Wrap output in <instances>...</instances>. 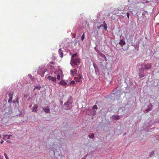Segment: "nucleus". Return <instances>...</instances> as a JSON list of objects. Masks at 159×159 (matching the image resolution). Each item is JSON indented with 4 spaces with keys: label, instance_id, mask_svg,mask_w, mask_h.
I'll list each match as a JSON object with an SVG mask.
<instances>
[{
    "label": "nucleus",
    "instance_id": "nucleus-1",
    "mask_svg": "<svg viewBox=\"0 0 159 159\" xmlns=\"http://www.w3.org/2000/svg\"><path fill=\"white\" fill-rule=\"evenodd\" d=\"M152 64L151 63H143L139 65L138 68V75L139 78H142L145 76L144 72L151 71L152 68Z\"/></svg>",
    "mask_w": 159,
    "mask_h": 159
},
{
    "label": "nucleus",
    "instance_id": "nucleus-2",
    "mask_svg": "<svg viewBox=\"0 0 159 159\" xmlns=\"http://www.w3.org/2000/svg\"><path fill=\"white\" fill-rule=\"evenodd\" d=\"M73 98L71 96H70L67 101L64 103V109L65 110H70L72 107Z\"/></svg>",
    "mask_w": 159,
    "mask_h": 159
},
{
    "label": "nucleus",
    "instance_id": "nucleus-3",
    "mask_svg": "<svg viewBox=\"0 0 159 159\" xmlns=\"http://www.w3.org/2000/svg\"><path fill=\"white\" fill-rule=\"evenodd\" d=\"M80 59L79 57H77L73 59H71L70 64L73 67H75L76 65H78L80 64Z\"/></svg>",
    "mask_w": 159,
    "mask_h": 159
},
{
    "label": "nucleus",
    "instance_id": "nucleus-4",
    "mask_svg": "<svg viewBox=\"0 0 159 159\" xmlns=\"http://www.w3.org/2000/svg\"><path fill=\"white\" fill-rule=\"evenodd\" d=\"M47 71V70L46 68H43L42 67L39 66V69L37 70V73L39 75H40L42 77H43L45 72Z\"/></svg>",
    "mask_w": 159,
    "mask_h": 159
},
{
    "label": "nucleus",
    "instance_id": "nucleus-5",
    "mask_svg": "<svg viewBox=\"0 0 159 159\" xmlns=\"http://www.w3.org/2000/svg\"><path fill=\"white\" fill-rule=\"evenodd\" d=\"M135 4L136 5L138 9H142L144 7V3H143L142 2H137Z\"/></svg>",
    "mask_w": 159,
    "mask_h": 159
},
{
    "label": "nucleus",
    "instance_id": "nucleus-6",
    "mask_svg": "<svg viewBox=\"0 0 159 159\" xmlns=\"http://www.w3.org/2000/svg\"><path fill=\"white\" fill-rule=\"evenodd\" d=\"M52 151H50V155L51 157L52 158V159H58V157H61V156L59 155L57 157H56L55 154V152L54 150L52 149Z\"/></svg>",
    "mask_w": 159,
    "mask_h": 159
},
{
    "label": "nucleus",
    "instance_id": "nucleus-7",
    "mask_svg": "<svg viewBox=\"0 0 159 159\" xmlns=\"http://www.w3.org/2000/svg\"><path fill=\"white\" fill-rule=\"evenodd\" d=\"M4 109L6 110L5 114L7 115H10L12 113V109L11 107H4Z\"/></svg>",
    "mask_w": 159,
    "mask_h": 159
},
{
    "label": "nucleus",
    "instance_id": "nucleus-8",
    "mask_svg": "<svg viewBox=\"0 0 159 159\" xmlns=\"http://www.w3.org/2000/svg\"><path fill=\"white\" fill-rule=\"evenodd\" d=\"M83 77L81 75H79V77H75L74 78L75 80L78 83H81L82 82Z\"/></svg>",
    "mask_w": 159,
    "mask_h": 159
},
{
    "label": "nucleus",
    "instance_id": "nucleus-9",
    "mask_svg": "<svg viewBox=\"0 0 159 159\" xmlns=\"http://www.w3.org/2000/svg\"><path fill=\"white\" fill-rule=\"evenodd\" d=\"M120 40L119 42L118 43L121 46V47H123V45H124L126 43L125 40L124 38L123 37L122 38H121V36L120 37Z\"/></svg>",
    "mask_w": 159,
    "mask_h": 159
},
{
    "label": "nucleus",
    "instance_id": "nucleus-10",
    "mask_svg": "<svg viewBox=\"0 0 159 159\" xmlns=\"http://www.w3.org/2000/svg\"><path fill=\"white\" fill-rule=\"evenodd\" d=\"M46 77L49 81H50L51 82H55L56 81V79L55 77L51 76H48L47 75Z\"/></svg>",
    "mask_w": 159,
    "mask_h": 159
},
{
    "label": "nucleus",
    "instance_id": "nucleus-11",
    "mask_svg": "<svg viewBox=\"0 0 159 159\" xmlns=\"http://www.w3.org/2000/svg\"><path fill=\"white\" fill-rule=\"evenodd\" d=\"M104 24L101 25L99 26H98L97 28L99 30L101 28L102 26H104V29L105 30H107V24L105 23V21H104L103 22Z\"/></svg>",
    "mask_w": 159,
    "mask_h": 159
},
{
    "label": "nucleus",
    "instance_id": "nucleus-12",
    "mask_svg": "<svg viewBox=\"0 0 159 159\" xmlns=\"http://www.w3.org/2000/svg\"><path fill=\"white\" fill-rule=\"evenodd\" d=\"M86 23V21H84V23H81V22H80V24L79 25H76V27L77 28H80L81 29L83 27H84V26L85 25V24Z\"/></svg>",
    "mask_w": 159,
    "mask_h": 159
},
{
    "label": "nucleus",
    "instance_id": "nucleus-13",
    "mask_svg": "<svg viewBox=\"0 0 159 159\" xmlns=\"http://www.w3.org/2000/svg\"><path fill=\"white\" fill-rule=\"evenodd\" d=\"M152 105L151 103L149 104V105L148 106V108L146 109L145 111V112H148L149 111L151 110L152 109Z\"/></svg>",
    "mask_w": 159,
    "mask_h": 159
},
{
    "label": "nucleus",
    "instance_id": "nucleus-14",
    "mask_svg": "<svg viewBox=\"0 0 159 159\" xmlns=\"http://www.w3.org/2000/svg\"><path fill=\"white\" fill-rule=\"evenodd\" d=\"M38 105L37 104H35L34 106L33 107L32 110V111L35 112H37L38 110Z\"/></svg>",
    "mask_w": 159,
    "mask_h": 159
},
{
    "label": "nucleus",
    "instance_id": "nucleus-15",
    "mask_svg": "<svg viewBox=\"0 0 159 159\" xmlns=\"http://www.w3.org/2000/svg\"><path fill=\"white\" fill-rule=\"evenodd\" d=\"M93 66L95 69V72L96 74H97L98 73H99V70L97 66L94 62L93 63Z\"/></svg>",
    "mask_w": 159,
    "mask_h": 159
},
{
    "label": "nucleus",
    "instance_id": "nucleus-16",
    "mask_svg": "<svg viewBox=\"0 0 159 159\" xmlns=\"http://www.w3.org/2000/svg\"><path fill=\"white\" fill-rule=\"evenodd\" d=\"M70 74L72 76H74L75 75L77 74V70L76 69H75L73 70H71Z\"/></svg>",
    "mask_w": 159,
    "mask_h": 159
},
{
    "label": "nucleus",
    "instance_id": "nucleus-17",
    "mask_svg": "<svg viewBox=\"0 0 159 159\" xmlns=\"http://www.w3.org/2000/svg\"><path fill=\"white\" fill-rule=\"evenodd\" d=\"M112 118L113 119L117 120L119 119L120 116L118 115H114L112 116Z\"/></svg>",
    "mask_w": 159,
    "mask_h": 159
},
{
    "label": "nucleus",
    "instance_id": "nucleus-18",
    "mask_svg": "<svg viewBox=\"0 0 159 159\" xmlns=\"http://www.w3.org/2000/svg\"><path fill=\"white\" fill-rule=\"evenodd\" d=\"M58 52L60 57L61 58H62L63 57V51L62 50L61 48H60L59 49Z\"/></svg>",
    "mask_w": 159,
    "mask_h": 159
},
{
    "label": "nucleus",
    "instance_id": "nucleus-19",
    "mask_svg": "<svg viewBox=\"0 0 159 159\" xmlns=\"http://www.w3.org/2000/svg\"><path fill=\"white\" fill-rule=\"evenodd\" d=\"M58 84L63 86H66L67 85V83L64 81L61 80L58 83Z\"/></svg>",
    "mask_w": 159,
    "mask_h": 159
},
{
    "label": "nucleus",
    "instance_id": "nucleus-20",
    "mask_svg": "<svg viewBox=\"0 0 159 159\" xmlns=\"http://www.w3.org/2000/svg\"><path fill=\"white\" fill-rule=\"evenodd\" d=\"M43 108L45 113H48L50 112V109L48 107H47L46 108Z\"/></svg>",
    "mask_w": 159,
    "mask_h": 159
},
{
    "label": "nucleus",
    "instance_id": "nucleus-21",
    "mask_svg": "<svg viewBox=\"0 0 159 159\" xmlns=\"http://www.w3.org/2000/svg\"><path fill=\"white\" fill-rule=\"evenodd\" d=\"M100 56L101 57L103 58L102 60L103 61H104V60H105L106 61H107L106 57L105 56L104 54H103L102 53H101L100 54Z\"/></svg>",
    "mask_w": 159,
    "mask_h": 159
},
{
    "label": "nucleus",
    "instance_id": "nucleus-22",
    "mask_svg": "<svg viewBox=\"0 0 159 159\" xmlns=\"http://www.w3.org/2000/svg\"><path fill=\"white\" fill-rule=\"evenodd\" d=\"M144 4L145 3L147 4L148 5H151L152 4V3L153 2V1L152 0H150V1H145V2H144Z\"/></svg>",
    "mask_w": 159,
    "mask_h": 159
},
{
    "label": "nucleus",
    "instance_id": "nucleus-23",
    "mask_svg": "<svg viewBox=\"0 0 159 159\" xmlns=\"http://www.w3.org/2000/svg\"><path fill=\"white\" fill-rule=\"evenodd\" d=\"M48 67L52 71H54L55 70V69L54 67L50 64H48Z\"/></svg>",
    "mask_w": 159,
    "mask_h": 159
},
{
    "label": "nucleus",
    "instance_id": "nucleus-24",
    "mask_svg": "<svg viewBox=\"0 0 159 159\" xmlns=\"http://www.w3.org/2000/svg\"><path fill=\"white\" fill-rule=\"evenodd\" d=\"M8 96L9 98H12L13 97V93L12 92H8Z\"/></svg>",
    "mask_w": 159,
    "mask_h": 159
},
{
    "label": "nucleus",
    "instance_id": "nucleus-25",
    "mask_svg": "<svg viewBox=\"0 0 159 159\" xmlns=\"http://www.w3.org/2000/svg\"><path fill=\"white\" fill-rule=\"evenodd\" d=\"M41 87L40 85H36L34 89V90H35L36 89H38V90H40Z\"/></svg>",
    "mask_w": 159,
    "mask_h": 159
},
{
    "label": "nucleus",
    "instance_id": "nucleus-26",
    "mask_svg": "<svg viewBox=\"0 0 159 159\" xmlns=\"http://www.w3.org/2000/svg\"><path fill=\"white\" fill-rule=\"evenodd\" d=\"M88 136L90 139H93L94 137V134L93 133H91Z\"/></svg>",
    "mask_w": 159,
    "mask_h": 159
},
{
    "label": "nucleus",
    "instance_id": "nucleus-27",
    "mask_svg": "<svg viewBox=\"0 0 159 159\" xmlns=\"http://www.w3.org/2000/svg\"><path fill=\"white\" fill-rule=\"evenodd\" d=\"M77 53H75V54H73L71 56V59H75L74 58L77 56Z\"/></svg>",
    "mask_w": 159,
    "mask_h": 159
},
{
    "label": "nucleus",
    "instance_id": "nucleus-28",
    "mask_svg": "<svg viewBox=\"0 0 159 159\" xmlns=\"http://www.w3.org/2000/svg\"><path fill=\"white\" fill-rule=\"evenodd\" d=\"M28 76L30 78V79L31 80H34V78L32 76L31 74H29L28 75Z\"/></svg>",
    "mask_w": 159,
    "mask_h": 159
},
{
    "label": "nucleus",
    "instance_id": "nucleus-29",
    "mask_svg": "<svg viewBox=\"0 0 159 159\" xmlns=\"http://www.w3.org/2000/svg\"><path fill=\"white\" fill-rule=\"evenodd\" d=\"M84 33L81 36V39L82 41H83L84 40Z\"/></svg>",
    "mask_w": 159,
    "mask_h": 159
},
{
    "label": "nucleus",
    "instance_id": "nucleus-30",
    "mask_svg": "<svg viewBox=\"0 0 159 159\" xmlns=\"http://www.w3.org/2000/svg\"><path fill=\"white\" fill-rule=\"evenodd\" d=\"M154 151H152L150 153V154H149V156L150 157H151L153 155V154H154Z\"/></svg>",
    "mask_w": 159,
    "mask_h": 159
},
{
    "label": "nucleus",
    "instance_id": "nucleus-31",
    "mask_svg": "<svg viewBox=\"0 0 159 159\" xmlns=\"http://www.w3.org/2000/svg\"><path fill=\"white\" fill-rule=\"evenodd\" d=\"M93 109H98L97 106L96 105H94L93 107Z\"/></svg>",
    "mask_w": 159,
    "mask_h": 159
},
{
    "label": "nucleus",
    "instance_id": "nucleus-32",
    "mask_svg": "<svg viewBox=\"0 0 159 159\" xmlns=\"http://www.w3.org/2000/svg\"><path fill=\"white\" fill-rule=\"evenodd\" d=\"M94 49H95V51L99 53V51L98 49H97V48H96V47H95L94 48Z\"/></svg>",
    "mask_w": 159,
    "mask_h": 159
},
{
    "label": "nucleus",
    "instance_id": "nucleus-33",
    "mask_svg": "<svg viewBox=\"0 0 159 159\" xmlns=\"http://www.w3.org/2000/svg\"><path fill=\"white\" fill-rule=\"evenodd\" d=\"M61 76L60 74H58L57 75V79L58 80H60V79Z\"/></svg>",
    "mask_w": 159,
    "mask_h": 159
},
{
    "label": "nucleus",
    "instance_id": "nucleus-34",
    "mask_svg": "<svg viewBox=\"0 0 159 159\" xmlns=\"http://www.w3.org/2000/svg\"><path fill=\"white\" fill-rule=\"evenodd\" d=\"M118 93V92H116V91H113L112 92L111 94H116Z\"/></svg>",
    "mask_w": 159,
    "mask_h": 159
},
{
    "label": "nucleus",
    "instance_id": "nucleus-35",
    "mask_svg": "<svg viewBox=\"0 0 159 159\" xmlns=\"http://www.w3.org/2000/svg\"><path fill=\"white\" fill-rule=\"evenodd\" d=\"M12 98H9V99L8 100V102L9 103H10L12 101Z\"/></svg>",
    "mask_w": 159,
    "mask_h": 159
},
{
    "label": "nucleus",
    "instance_id": "nucleus-36",
    "mask_svg": "<svg viewBox=\"0 0 159 159\" xmlns=\"http://www.w3.org/2000/svg\"><path fill=\"white\" fill-rule=\"evenodd\" d=\"M70 84H73V85L75 84V81H74V80L71 81Z\"/></svg>",
    "mask_w": 159,
    "mask_h": 159
},
{
    "label": "nucleus",
    "instance_id": "nucleus-37",
    "mask_svg": "<svg viewBox=\"0 0 159 159\" xmlns=\"http://www.w3.org/2000/svg\"><path fill=\"white\" fill-rule=\"evenodd\" d=\"M4 155L6 159H8V157L7 156V155L6 153H4Z\"/></svg>",
    "mask_w": 159,
    "mask_h": 159
},
{
    "label": "nucleus",
    "instance_id": "nucleus-38",
    "mask_svg": "<svg viewBox=\"0 0 159 159\" xmlns=\"http://www.w3.org/2000/svg\"><path fill=\"white\" fill-rule=\"evenodd\" d=\"M12 136V135H9L8 136H7V139H10V137L11 136Z\"/></svg>",
    "mask_w": 159,
    "mask_h": 159
},
{
    "label": "nucleus",
    "instance_id": "nucleus-39",
    "mask_svg": "<svg viewBox=\"0 0 159 159\" xmlns=\"http://www.w3.org/2000/svg\"><path fill=\"white\" fill-rule=\"evenodd\" d=\"M126 15H127V17H128V18H129V12H127L126 13Z\"/></svg>",
    "mask_w": 159,
    "mask_h": 159
},
{
    "label": "nucleus",
    "instance_id": "nucleus-40",
    "mask_svg": "<svg viewBox=\"0 0 159 159\" xmlns=\"http://www.w3.org/2000/svg\"><path fill=\"white\" fill-rule=\"evenodd\" d=\"M7 135H5L3 137V139H4V140H6V136H7Z\"/></svg>",
    "mask_w": 159,
    "mask_h": 159
},
{
    "label": "nucleus",
    "instance_id": "nucleus-41",
    "mask_svg": "<svg viewBox=\"0 0 159 159\" xmlns=\"http://www.w3.org/2000/svg\"><path fill=\"white\" fill-rule=\"evenodd\" d=\"M146 12H147V11H143L142 13V15H144L145 14H146Z\"/></svg>",
    "mask_w": 159,
    "mask_h": 159
},
{
    "label": "nucleus",
    "instance_id": "nucleus-42",
    "mask_svg": "<svg viewBox=\"0 0 159 159\" xmlns=\"http://www.w3.org/2000/svg\"><path fill=\"white\" fill-rule=\"evenodd\" d=\"M7 142L8 143H11V141L10 140H7Z\"/></svg>",
    "mask_w": 159,
    "mask_h": 159
},
{
    "label": "nucleus",
    "instance_id": "nucleus-43",
    "mask_svg": "<svg viewBox=\"0 0 159 159\" xmlns=\"http://www.w3.org/2000/svg\"><path fill=\"white\" fill-rule=\"evenodd\" d=\"M49 64H54V62H52V61H51L49 63Z\"/></svg>",
    "mask_w": 159,
    "mask_h": 159
},
{
    "label": "nucleus",
    "instance_id": "nucleus-44",
    "mask_svg": "<svg viewBox=\"0 0 159 159\" xmlns=\"http://www.w3.org/2000/svg\"><path fill=\"white\" fill-rule=\"evenodd\" d=\"M129 10H130L131 12H132L133 11H131L132 10L131 9V8L130 7H129Z\"/></svg>",
    "mask_w": 159,
    "mask_h": 159
},
{
    "label": "nucleus",
    "instance_id": "nucleus-45",
    "mask_svg": "<svg viewBox=\"0 0 159 159\" xmlns=\"http://www.w3.org/2000/svg\"><path fill=\"white\" fill-rule=\"evenodd\" d=\"M76 36V34H74L73 36V37L74 38H75Z\"/></svg>",
    "mask_w": 159,
    "mask_h": 159
},
{
    "label": "nucleus",
    "instance_id": "nucleus-46",
    "mask_svg": "<svg viewBox=\"0 0 159 159\" xmlns=\"http://www.w3.org/2000/svg\"><path fill=\"white\" fill-rule=\"evenodd\" d=\"M16 101L17 102V103H19V101H18V98H17L16 99Z\"/></svg>",
    "mask_w": 159,
    "mask_h": 159
},
{
    "label": "nucleus",
    "instance_id": "nucleus-47",
    "mask_svg": "<svg viewBox=\"0 0 159 159\" xmlns=\"http://www.w3.org/2000/svg\"><path fill=\"white\" fill-rule=\"evenodd\" d=\"M3 142H4V141L3 140H2L1 142H0V143L1 144H2V143H3Z\"/></svg>",
    "mask_w": 159,
    "mask_h": 159
},
{
    "label": "nucleus",
    "instance_id": "nucleus-48",
    "mask_svg": "<svg viewBox=\"0 0 159 159\" xmlns=\"http://www.w3.org/2000/svg\"><path fill=\"white\" fill-rule=\"evenodd\" d=\"M63 102L62 101H61L60 102V104H62V103H63Z\"/></svg>",
    "mask_w": 159,
    "mask_h": 159
},
{
    "label": "nucleus",
    "instance_id": "nucleus-49",
    "mask_svg": "<svg viewBox=\"0 0 159 159\" xmlns=\"http://www.w3.org/2000/svg\"><path fill=\"white\" fill-rule=\"evenodd\" d=\"M147 0H143V2H145V1H147Z\"/></svg>",
    "mask_w": 159,
    "mask_h": 159
},
{
    "label": "nucleus",
    "instance_id": "nucleus-50",
    "mask_svg": "<svg viewBox=\"0 0 159 159\" xmlns=\"http://www.w3.org/2000/svg\"><path fill=\"white\" fill-rule=\"evenodd\" d=\"M31 107H32L31 105H30L29 106V108H31Z\"/></svg>",
    "mask_w": 159,
    "mask_h": 159
},
{
    "label": "nucleus",
    "instance_id": "nucleus-51",
    "mask_svg": "<svg viewBox=\"0 0 159 159\" xmlns=\"http://www.w3.org/2000/svg\"><path fill=\"white\" fill-rule=\"evenodd\" d=\"M62 71L61 70V72H60V74H62Z\"/></svg>",
    "mask_w": 159,
    "mask_h": 159
},
{
    "label": "nucleus",
    "instance_id": "nucleus-52",
    "mask_svg": "<svg viewBox=\"0 0 159 159\" xmlns=\"http://www.w3.org/2000/svg\"><path fill=\"white\" fill-rule=\"evenodd\" d=\"M2 138L1 135H0V139Z\"/></svg>",
    "mask_w": 159,
    "mask_h": 159
},
{
    "label": "nucleus",
    "instance_id": "nucleus-53",
    "mask_svg": "<svg viewBox=\"0 0 159 159\" xmlns=\"http://www.w3.org/2000/svg\"><path fill=\"white\" fill-rule=\"evenodd\" d=\"M102 28H103L104 29V26H102Z\"/></svg>",
    "mask_w": 159,
    "mask_h": 159
},
{
    "label": "nucleus",
    "instance_id": "nucleus-54",
    "mask_svg": "<svg viewBox=\"0 0 159 159\" xmlns=\"http://www.w3.org/2000/svg\"><path fill=\"white\" fill-rule=\"evenodd\" d=\"M132 46H134H134H135V45H132Z\"/></svg>",
    "mask_w": 159,
    "mask_h": 159
},
{
    "label": "nucleus",
    "instance_id": "nucleus-55",
    "mask_svg": "<svg viewBox=\"0 0 159 159\" xmlns=\"http://www.w3.org/2000/svg\"><path fill=\"white\" fill-rule=\"evenodd\" d=\"M30 97H29V99H30Z\"/></svg>",
    "mask_w": 159,
    "mask_h": 159
},
{
    "label": "nucleus",
    "instance_id": "nucleus-56",
    "mask_svg": "<svg viewBox=\"0 0 159 159\" xmlns=\"http://www.w3.org/2000/svg\"><path fill=\"white\" fill-rule=\"evenodd\" d=\"M158 25H159V23H158Z\"/></svg>",
    "mask_w": 159,
    "mask_h": 159
},
{
    "label": "nucleus",
    "instance_id": "nucleus-57",
    "mask_svg": "<svg viewBox=\"0 0 159 159\" xmlns=\"http://www.w3.org/2000/svg\"><path fill=\"white\" fill-rule=\"evenodd\" d=\"M1 156H0V158H1Z\"/></svg>",
    "mask_w": 159,
    "mask_h": 159
}]
</instances>
